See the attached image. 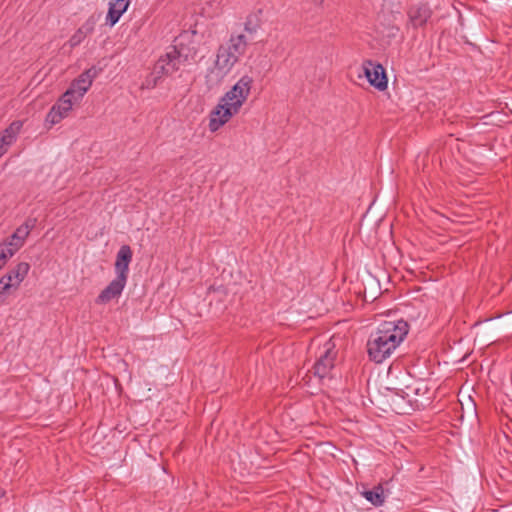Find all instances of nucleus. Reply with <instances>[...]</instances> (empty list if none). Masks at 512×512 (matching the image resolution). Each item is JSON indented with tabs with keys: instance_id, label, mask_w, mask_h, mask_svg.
Returning a JSON list of instances; mask_svg holds the SVG:
<instances>
[{
	"instance_id": "f257e3e1",
	"label": "nucleus",
	"mask_w": 512,
	"mask_h": 512,
	"mask_svg": "<svg viewBox=\"0 0 512 512\" xmlns=\"http://www.w3.org/2000/svg\"><path fill=\"white\" fill-rule=\"evenodd\" d=\"M408 332L409 325L404 320L381 323L367 341L369 359L377 364L384 362L404 341Z\"/></svg>"
},
{
	"instance_id": "f03ea898",
	"label": "nucleus",
	"mask_w": 512,
	"mask_h": 512,
	"mask_svg": "<svg viewBox=\"0 0 512 512\" xmlns=\"http://www.w3.org/2000/svg\"><path fill=\"white\" fill-rule=\"evenodd\" d=\"M196 52L191 53L183 44L171 45L153 64L151 72L145 77L141 89L152 90L165 78L173 77L182 66L195 61Z\"/></svg>"
},
{
	"instance_id": "7ed1b4c3",
	"label": "nucleus",
	"mask_w": 512,
	"mask_h": 512,
	"mask_svg": "<svg viewBox=\"0 0 512 512\" xmlns=\"http://www.w3.org/2000/svg\"><path fill=\"white\" fill-rule=\"evenodd\" d=\"M248 41L244 34H231L226 44L221 45L216 54L215 67L220 72L229 73L245 54Z\"/></svg>"
},
{
	"instance_id": "20e7f679",
	"label": "nucleus",
	"mask_w": 512,
	"mask_h": 512,
	"mask_svg": "<svg viewBox=\"0 0 512 512\" xmlns=\"http://www.w3.org/2000/svg\"><path fill=\"white\" fill-rule=\"evenodd\" d=\"M36 222V218L26 219L9 238L0 244V260L6 263L8 259L13 257L23 247L25 240L36 226Z\"/></svg>"
},
{
	"instance_id": "39448f33",
	"label": "nucleus",
	"mask_w": 512,
	"mask_h": 512,
	"mask_svg": "<svg viewBox=\"0 0 512 512\" xmlns=\"http://www.w3.org/2000/svg\"><path fill=\"white\" fill-rule=\"evenodd\" d=\"M338 356V350L332 339L327 340L318 348L316 361L313 365V373L319 379L331 378L332 371Z\"/></svg>"
},
{
	"instance_id": "423d86ee",
	"label": "nucleus",
	"mask_w": 512,
	"mask_h": 512,
	"mask_svg": "<svg viewBox=\"0 0 512 512\" xmlns=\"http://www.w3.org/2000/svg\"><path fill=\"white\" fill-rule=\"evenodd\" d=\"M253 83V77L245 74L221 98L240 111L251 93Z\"/></svg>"
},
{
	"instance_id": "0eeeda50",
	"label": "nucleus",
	"mask_w": 512,
	"mask_h": 512,
	"mask_svg": "<svg viewBox=\"0 0 512 512\" xmlns=\"http://www.w3.org/2000/svg\"><path fill=\"white\" fill-rule=\"evenodd\" d=\"M97 75L98 71L95 67H91L85 70L75 80L72 81L70 87L65 92L66 96H70L74 98V100L80 102L92 86V83Z\"/></svg>"
},
{
	"instance_id": "6e6552de",
	"label": "nucleus",
	"mask_w": 512,
	"mask_h": 512,
	"mask_svg": "<svg viewBox=\"0 0 512 512\" xmlns=\"http://www.w3.org/2000/svg\"><path fill=\"white\" fill-rule=\"evenodd\" d=\"M238 113V110H236L232 106H229V103L223 101V99L220 98L218 104L210 112L208 124L209 130L211 132L218 131L222 126L228 123L233 116H235Z\"/></svg>"
},
{
	"instance_id": "1a4fd4ad",
	"label": "nucleus",
	"mask_w": 512,
	"mask_h": 512,
	"mask_svg": "<svg viewBox=\"0 0 512 512\" xmlns=\"http://www.w3.org/2000/svg\"><path fill=\"white\" fill-rule=\"evenodd\" d=\"M364 74L373 87L379 91H384L388 86V80L384 67L379 63L366 60L363 63Z\"/></svg>"
},
{
	"instance_id": "9d476101",
	"label": "nucleus",
	"mask_w": 512,
	"mask_h": 512,
	"mask_svg": "<svg viewBox=\"0 0 512 512\" xmlns=\"http://www.w3.org/2000/svg\"><path fill=\"white\" fill-rule=\"evenodd\" d=\"M75 103H78V101L70 96H66V93H64L51 107L46 116V121L51 125L58 124L62 119L68 116Z\"/></svg>"
},
{
	"instance_id": "9b49d317",
	"label": "nucleus",
	"mask_w": 512,
	"mask_h": 512,
	"mask_svg": "<svg viewBox=\"0 0 512 512\" xmlns=\"http://www.w3.org/2000/svg\"><path fill=\"white\" fill-rule=\"evenodd\" d=\"M127 283V279L116 276L108 286L101 291V293L96 298L97 304H106L109 303L112 299L118 298Z\"/></svg>"
},
{
	"instance_id": "f8f14e48",
	"label": "nucleus",
	"mask_w": 512,
	"mask_h": 512,
	"mask_svg": "<svg viewBox=\"0 0 512 512\" xmlns=\"http://www.w3.org/2000/svg\"><path fill=\"white\" fill-rule=\"evenodd\" d=\"M409 24L413 28L423 27L432 16V10L428 4L412 5L407 12Z\"/></svg>"
},
{
	"instance_id": "ddd939ff",
	"label": "nucleus",
	"mask_w": 512,
	"mask_h": 512,
	"mask_svg": "<svg viewBox=\"0 0 512 512\" xmlns=\"http://www.w3.org/2000/svg\"><path fill=\"white\" fill-rule=\"evenodd\" d=\"M132 250L129 245H122L117 252L115 261L116 276L128 279L129 265L132 261Z\"/></svg>"
},
{
	"instance_id": "4468645a",
	"label": "nucleus",
	"mask_w": 512,
	"mask_h": 512,
	"mask_svg": "<svg viewBox=\"0 0 512 512\" xmlns=\"http://www.w3.org/2000/svg\"><path fill=\"white\" fill-rule=\"evenodd\" d=\"M97 23L95 16H90L69 38L67 44L71 49L79 46L89 35H91Z\"/></svg>"
},
{
	"instance_id": "2eb2a0df",
	"label": "nucleus",
	"mask_w": 512,
	"mask_h": 512,
	"mask_svg": "<svg viewBox=\"0 0 512 512\" xmlns=\"http://www.w3.org/2000/svg\"><path fill=\"white\" fill-rule=\"evenodd\" d=\"M22 126L21 121H13L5 130L0 132V148L4 153L16 141Z\"/></svg>"
},
{
	"instance_id": "dca6fc26",
	"label": "nucleus",
	"mask_w": 512,
	"mask_h": 512,
	"mask_svg": "<svg viewBox=\"0 0 512 512\" xmlns=\"http://www.w3.org/2000/svg\"><path fill=\"white\" fill-rule=\"evenodd\" d=\"M130 5V0H111L109 2V9L106 16V23L111 27L114 26L120 17L127 11Z\"/></svg>"
},
{
	"instance_id": "f3484780",
	"label": "nucleus",
	"mask_w": 512,
	"mask_h": 512,
	"mask_svg": "<svg viewBox=\"0 0 512 512\" xmlns=\"http://www.w3.org/2000/svg\"><path fill=\"white\" fill-rule=\"evenodd\" d=\"M30 264L27 262H19L15 265L9 273L5 274L7 280L12 284L13 288L17 289L24 281L30 271Z\"/></svg>"
},
{
	"instance_id": "a211bd4d",
	"label": "nucleus",
	"mask_w": 512,
	"mask_h": 512,
	"mask_svg": "<svg viewBox=\"0 0 512 512\" xmlns=\"http://www.w3.org/2000/svg\"><path fill=\"white\" fill-rule=\"evenodd\" d=\"M362 496L374 506H381L385 502L384 488L381 484L374 486L371 490H365Z\"/></svg>"
},
{
	"instance_id": "6ab92c4d",
	"label": "nucleus",
	"mask_w": 512,
	"mask_h": 512,
	"mask_svg": "<svg viewBox=\"0 0 512 512\" xmlns=\"http://www.w3.org/2000/svg\"><path fill=\"white\" fill-rule=\"evenodd\" d=\"M261 10L258 13L249 14L244 22V30L249 34H255L261 27Z\"/></svg>"
},
{
	"instance_id": "aec40b11",
	"label": "nucleus",
	"mask_w": 512,
	"mask_h": 512,
	"mask_svg": "<svg viewBox=\"0 0 512 512\" xmlns=\"http://www.w3.org/2000/svg\"><path fill=\"white\" fill-rule=\"evenodd\" d=\"M11 288H13L12 284H10L5 275H3L0 278V296Z\"/></svg>"
},
{
	"instance_id": "412c9836",
	"label": "nucleus",
	"mask_w": 512,
	"mask_h": 512,
	"mask_svg": "<svg viewBox=\"0 0 512 512\" xmlns=\"http://www.w3.org/2000/svg\"><path fill=\"white\" fill-rule=\"evenodd\" d=\"M6 494L5 490L0 488V498L4 497Z\"/></svg>"
},
{
	"instance_id": "4be33fe9",
	"label": "nucleus",
	"mask_w": 512,
	"mask_h": 512,
	"mask_svg": "<svg viewBox=\"0 0 512 512\" xmlns=\"http://www.w3.org/2000/svg\"><path fill=\"white\" fill-rule=\"evenodd\" d=\"M5 264L6 263L4 261L0 260V270L4 267Z\"/></svg>"
}]
</instances>
